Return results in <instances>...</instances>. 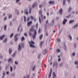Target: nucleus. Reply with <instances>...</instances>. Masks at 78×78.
Here are the masks:
<instances>
[{
	"label": "nucleus",
	"instance_id": "f257e3e1",
	"mask_svg": "<svg viewBox=\"0 0 78 78\" xmlns=\"http://www.w3.org/2000/svg\"><path fill=\"white\" fill-rule=\"evenodd\" d=\"M30 31H34V33L33 34L32 37L33 39H36V35H37V31H36V30H34L33 26L32 27L30 30Z\"/></svg>",
	"mask_w": 78,
	"mask_h": 78
},
{
	"label": "nucleus",
	"instance_id": "f03ea898",
	"mask_svg": "<svg viewBox=\"0 0 78 78\" xmlns=\"http://www.w3.org/2000/svg\"><path fill=\"white\" fill-rule=\"evenodd\" d=\"M37 5H38V4L36 2H34L32 5V8H34V7H36Z\"/></svg>",
	"mask_w": 78,
	"mask_h": 78
},
{
	"label": "nucleus",
	"instance_id": "7ed1b4c3",
	"mask_svg": "<svg viewBox=\"0 0 78 78\" xmlns=\"http://www.w3.org/2000/svg\"><path fill=\"white\" fill-rule=\"evenodd\" d=\"M29 44L30 45V47L31 48H35L36 46H34L33 45V44H31V42H30L29 41Z\"/></svg>",
	"mask_w": 78,
	"mask_h": 78
},
{
	"label": "nucleus",
	"instance_id": "20e7f679",
	"mask_svg": "<svg viewBox=\"0 0 78 78\" xmlns=\"http://www.w3.org/2000/svg\"><path fill=\"white\" fill-rule=\"evenodd\" d=\"M56 66V68H58V62H54L53 63V67H54V66Z\"/></svg>",
	"mask_w": 78,
	"mask_h": 78
},
{
	"label": "nucleus",
	"instance_id": "39448f33",
	"mask_svg": "<svg viewBox=\"0 0 78 78\" xmlns=\"http://www.w3.org/2000/svg\"><path fill=\"white\" fill-rule=\"evenodd\" d=\"M63 48L64 50L65 51H66V50H67V47H66V43H64Z\"/></svg>",
	"mask_w": 78,
	"mask_h": 78
},
{
	"label": "nucleus",
	"instance_id": "423d86ee",
	"mask_svg": "<svg viewBox=\"0 0 78 78\" xmlns=\"http://www.w3.org/2000/svg\"><path fill=\"white\" fill-rule=\"evenodd\" d=\"M54 23H55V20H52L50 24V25H51L52 27H53V25H54Z\"/></svg>",
	"mask_w": 78,
	"mask_h": 78
},
{
	"label": "nucleus",
	"instance_id": "0eeeda50",
	"mask_svg": "<svg viewBox=\"0 0 78 78\" xmlns=\"http://www.w3.org/2000/svg\"><path fill=\"white\" fill-rule=\"evenodd\" d=\"M39 14H40L41 16L42 17H43V15H42V9H41L39 12Z\"/></svg>",
	"mask_w": 78,
	"mask_h": 78
},
{
	"label": "nucleus",
	"instance_id": "6e6552de",
	"mask_svg": "<svg viewBox=\"0 0 78 78\" xmlns=\"http://www.w3.org/2000/svg\"><path fill=\"white\" fill-rule=\"evenodd\" d=\"M52 61V57L50 56L48 58V62H51Z\"/></svg>",
	"mask_w": 78,
	"mask_h": 78
},
{
	"label": "nucleus",
	"instance_id": "1a4fd4ad",
	"mask_svg": "<svg viewBox=\"0 0 78 78\" xmlns=\"http://www.w3.org/2000/svg\"><path fill=\"white\" fill-rule=\"evenodd\" d=\"M5 35H2L0 36V40L2 41L5 37Z\"/></svg>",
	"mask_w": 78,
	"mask_h": 78
},
{
	"label": "nucleus",
	"instance_id": "9d476101",
	"mask_svg": "<svg viewBox=\"0 0 78 78\" xmlns=\"http://www.w3.org/2000/svg\"><path fill=\"white\" fill-rule=\"evenodd\" d=\"M16 53L17 52H16V51H14L13 54L12 55V57L13 58H14V57L16 56Z\"/></svg>",
	"mask_w": 78,
	"mask_h": 78
},
{
	"label": "nucleus",
	"instance_id": "9b49d317",
	"mask_svg": "<svg viewBox=\"0 0 78 78\" xmlns=\"http://www.w3.org/2000/svg\"><path fill=\"white\" fill-rule=\"evenodd\" d=\"M78 23H77L76 25L74 26L73 27V28L74 29L77 28H78Z\"/></svg>",
	"mask_w": 78,
	"mask_h": 78
},
{
	"label": "nucleus",
	"instance_id": "f8f14e48",
	"mask_svg": "<svg viewBox=\"0 0 78 78\" xmlns=\"http://www.w3.org/2000/svg\"><path fill=\"white\" fill-rule=\"evenodd\" d=\"M67 22V20L66 19H65L63 21V25H65Z\"/></svg>",
	"mask_w": 78,
	"mask_h": 78
},
{
	"label": "nucleus",
	"instance_id": "ddd939ff",
	"mask_svg": "<svg viewBox=\"0 0 78 78\" xmlns=\"http://www.w3.org/2000/svg\"><path fill=\"white\" fill-rule=\"evenodd\" d=\"M9 54L11 55L12 53V49L11 48H10L9 51Z\"/></svg>",
	"mask_w": 78,
	"mask_h": 78
},
{
	"label": "nucleus",
	"instance_id": "4468645a",
	"mask_svg": "<svg viewBox=\"0 0 78 78\" xmlns=\"http://www.w3.org/2000/svg\"><path fill=\"white\" fill-rule=\"evenodd\" d=\"M52 73V69H51L50 70V72L49 76V78H50V77H51V76Z\"/></svg>",
	"mask_w": 78,
	"mask_h": 78
},
{
	"label": "nucleus",
	"instance_id": "2eb2a0df",
	"mask_svg": "<svg viewBox=\"0 0 78 78\" xmlns=\"http://www.w3.org/2000/svg\"><path fill=\"white\" fill-rule=\"evenodd\" d=\"M21 49H22V48L20 47V44H19V47L18 48V51H20V50H21Z\"/></svg>",
	"mask_w": 78,
	"mask_h": 78
},
{
	"label": "nucleus",
	"instance_id": "dca6fc26",
	"mask_svg": "<svg viewBox=\"0 0 78 78\" xmlns=\"http://www.w3.org/2000/svg\"><path fill=\"white\" fill-rule=\"evenodd\" d=\"M43 43H44V41H41L40 42V46L41 47V48H42V46L43 45L42 44H43Z\"/></svg>",
	"mask_w": 78,
	"mask_h": 78
},
{
	"label": "nucleus",
	"instance_id": "f3484780",
	"mask_svg": "<svg viewBox=\"0 0 78 78\" xmlns=\"http://www.w3.org/2000/svg\"><path fill=\"white\" fill-rule=\"evenodd\" d=\"M68 37L70 39V41H72V37L70 34H69L68 35Z\"/></svg>",
	"mask_w": 78,
	"mask_h": 78
},
{
	"label": "nucleus",
	"instance_id": "a211bd4d",
	"mask_svg": "<svg viewBox=\"0 0 78 78\" xmlns=\"http://www.w3.org/2000/svg\"><path fill=\"white\" fill-rule=\"evenodd\" d=\"M7 41L8 39H7V38H5L3 40V42H4V43H6V42H7Z\"/></svg>",
	"mask_w": 78,
	"mask_h": 78
},
{
	"label": "nucleus",
	"instance_id": "6ab92c4d",
	"mask_svg": "<svg viewBox=\"0 0 78 78\" xmlns=\"http://www.w3.org/2000/svg\"><path fill=\"white\" fill-rule=\"evenodd\" d=\"M49 4L51 5H54L55 4V1H50L49 2Z\"/></svg>",
	"mask_w": 78,
	"mask_h": 78
},
{
	"label": "nucleus",
	"instance_id": "aec40b11",
	"mask_svg": "<svg viewBox=\"0 0 78 78\" xmlns=\"http://www.w3.org/2000/svg\"><path fill=\"white\" fill-rule=\"evenodd\" d=\"M24 14H26V15H28V11L24 10Z\"/></svg>",
	"mask_w": 78,
	"mask_h": 78
},
{
	"label": "nucleus",
	"instance_id": "412c9836",
	"mask_svg": "<svg viewBox=\"0 0 78 78\" xmlns=\"http://www.w3.org/2000/svg\"><path fill=\"white\" fill-rule=\"evenodd\" d=\"M52 75L53 76V78H55L56 77V74H55V72H53Z\"/></svg>",
	"mask_w": 78,
	"mask_h": 78
},
{
	"label": "nucleus",
	"instance_id": "4be33fe9",
	"mask_svg": "<svg viewBox=\"0 0 78 78\" xmlns=\"http://www.w3.org/2000/svg\"><path fill=\"white\" fill-rule=\"evenodd\" d=\"M66 0H63V6H65V5H66Z\"/></svg>",
	"mask_w": 78,
	"mask_h": 78
},
{
	"label": "nucleus",
	"instance_id": "5701e85b",
	"mask_svg": "<svg viewBox=\"0 0 78 78\" xmlns=\"http://www.w3.org/2000/svg\"><path fill=\"white\" fill-rule=\"evenodd\" d=\"M56 41H57L58 42H61V39H59V38H57Z\"/></svg>",
	"mask_w": 78,
	"mask_h": 78
},
{
	"label": "nucleus",
	"instance_id": "b1692460",
	"mask_svg": "<svg viewBox=\"0 0 78 78\" xmlns=\"http://www.w3.org/2000/svg\"><path fill=\"white\" fill-rule=\"evenodd\" d=\"M15 41H18V38L17 37H14Z\"/></svg>",
	"mask_w": 78,
	"mask_h": 78
},
{
	"label": "nucleus",
	"instance_id": "393cba45",
	"mask_svg": "<svg viewBox=\"0 0 78 78\" xmlns=\"http://www.w3.org/2000/svg\"><path fill=\"white\" fill-rule=\"evenodd\" d=\"M35 74L34 73H33L32 74V76L31 78H34L35 77Z\"/></svg>",
	"mask_w": 78,
	"mask_h": 78
},
{
	"label": "nucleus",
	"instance_id": "a878e982",
	"mask_svg": "<svg viewBox=\"0 0 78 78\" xmlns=\"http://www.w3.org/2000/svg\"><path fill=\"white\" fill-rule=\"evenodd\" d=\"M32 23V22L30 21V22H29L27 23L28 26H30V25H31V24Z\"/></svg>",
	"mask_w": 78,
	"mask_h": 78
},
{
	"label": "nucleus",
	"instance_id": "bb28decb",
	"mask_svg": "<svg viewBox=\"0 0 78 78\" xmlns=\"http://www.w3.org/2000/svg\"><path fill=\"white\" fill-rule=\"evenodd\" d=\"M46 53H47V50H44L43 51V55H45Z\"/></svg>",
	"mask_w": 78,
	"mask_h": 78
},
{
	"label": "nucleus",
	"instance_id": "cd10ccee",
	"mask_svg": "<svg viewBox=\"0 0 78 78\" xmlns=\"http://www.w3.org/2000/svg\"><path fill=\"white\" fill-rule=\"evenodd\" d=\"M35 67H36V65H34V66L32 68V71H34L35 70Z\"/></svg>",
	"mask_w": 78,
	"mask_h": 78
},
{
	"label": "nucleus",
	"instance_id": "c85d7f7f",
	"mask_svg": "<svg viewBox=\"0 0 78 78\" xmlns=\"http://www.w3.org/2000/svg\"><path fill=\"white\" fill-rule=\"evenodd\" d=\"M74 22V20H70L69 22V23L71 24L72 23H73Z\"/></svg>",
	"mask_w": 78,
	"mask_h": 78
},
{
	"label": "nucleus",
	"instance_id": "c756f323",
	"mask_svg": "<svg viewBox=\"0 0 78 78\" xmlns=\"http://www.w3.org/2000/svg\"><path fill=\"white\" fill-rule=\"evenodd\" d=\"M11 76H12V77H14L15 76V73H13L11 74Z\"/></svg>",
	"mask_w": 78,
	"mask_h": 78
},
{
	"label": "nucleus",
	"instance_id": "7c9ffc66",
	"mask_svg": "<svg viewBox=\"0 0 78 78\" xmlns=\"http://www.w3.org/2000/svg\"><path fill=\"white\" fill-rule=\"evenodd\" d=\"M62 9H60V10H59V13L60 14H62Z\"/></svg>",
	"mask_w": 78,
	"mask_h": 78
},
{
	"label": "nucleus",
	"instance_id": "2f4dec72",
	"mask_svg": "<svg viewBox=\"0 0 78 78\" xmlns=\"http://www.w3.org/2000/svg\"><path fill=\"white\" fill-rule=\"evenodd\" d=\"M72 10V8L71 7H69L68 9V12H70Z\"/></svg>",
	"mask_w": 78,
	"mask_h": 78
},
{
	"label": "nucleus",
	"instance_id": "473e14b6",
	"mask_svg": "<svg viewBox=\"0 0 78 78\" xmlns=\"http://www.w3.org/2000/svg\"><path fill=\"white\" fill-rule=\"evenodd\" d=\"M6 28H7V26L6 25H5L4 27V30H6Z\"/></svg>",
	"mask_w": 78,
	"mask_h": 78
},
{
	"label": "nucleus",
	"instance_id": "72a5a7b5",
	"mask_svg": "<svg viewBox=\"0 0 78 78\" xmlns=\"http://www.w3.org/2000/svg\"><path fill=\"white\" fill-rule=\"evenodd\" d=\"M31 9H32V8H30L29 9V14H31Z\"/></svg>",
	"mask_w": 78,
	"mask_h": 78
},
{
	"label": "nucleus",
	"instance_id": "f704fd0d",
	"mask_svg": "<svg viewBox=\"0 0 78 78\" xmlns=\"http://www.w3.org/2000/svg\"><path fill=\"white\" fill-rule=\"evenodd\" d=\"M12 18V15H9V19H10Z\"/></svg>",
	"mask_w": 78,
	"mask_h": 78
},
{
	"label": "nucleus",
	"instance_id": "c9c22d12",
	"mask_svg": "<svg viewBox=\"0 0 78 78\" xmlns=\"http://www.w3.org/2000/svg\"><path fill=\"white\" fill-rule=\"evenodd\" d=\"M14 63L16 65H17L18 64V62L17 61H15L14 62Z\"/></svg>",
	"mask_w": 78,
	"mask_h": 78
},
{
	"label": "nucleus",
	"instance_id": "e433bc0d",
	"mask_svg": "<svg viewBox=\"0 0 78 78\" xmlns=\"http://www.w3.org/2000/svg\"><path fill=\"white\" fill-rule=\"evenodd\" d=\"M41 56V54H39L38 56V59H40V58Z\"/></svg>",
	"mask_w": 78,
	"mask_h": 78
},
{
	"label": "nucleus",
	"instance_id": "4c0bfd02",
	"mask_svg": "<svg viewBox=\"0 0 78 78\" xmlns=\"http://www.w3.org/2000/svg\"><path fill=\"white\" fill-rule=\"evenodd\" d=\"M74 64H76V65H77L78 64V61H75L74 62Z\"/></svg>",
	"mask_w": 78,
	"mask_h": 78
},
{
	"label": "nucleus",
	"instance_id": "58836bf2",
	"mask_svg": "<svg viewBox=\"0 0 78 78\" xmlns=\"http://www.w3.org/2000/svg\"><path fill=\"white\" fill-rule=\"evenodd\" d=\"M10 72H12V67L11 66H10Z\"/></svg>",
	"mask_w": 78,
	"mask_h": 78
},
{
	"label": "nucleus",
	"instance_id": "ea45409f",
	"mask_svg": "<svg viewBox=\"0 0 78 78\" xmlns=\"http://www.w3.org/2000/svg\"><path fill=\"white\" fill-rule=\"evenodd\" d=\"M63 64V63H61L60 64V67H62V65Z\"/></svg>",
	"mask_w": 78,
	"mask_h": 78
},
{
	"label": "nucleus",
	"instance_id": "a19ab883",
	"mask_svg": "<svg viewBox=\"0 0 78 78\" xmlns=\"http://www.w3.org/2000/svg\"><path fill=\"white\" fill-rule=\"evenodd\" d=\"M24 22L25 23V22H26V17L25 16H24Z\"/></svg>",
	"mask_w": 78,
	"mask_h": 78
},
{
	"label": "nucleus",
	"instance_id": "79ce46f5",
	"mask_svg": "<svg viewBox=\"0 0 78 78\" xmlns=\"http://www.w3.org/2000/svg\"><path fill=\"white\" fill-rule=\"evenodd\" d=\"M72 56H75V53L74 52L72 54Z\"/></svg>",
	"mask_w": 78,
	"mask_h": 78
},
{
	"label": "nucleus",
	"instance_id": "37998d69",
	"mask_svg": "<svg viewBox=\"0 0 78 78\" xmlns=\"http://www.w3.org/2000/svg\"><path fill=\"white\" fill-rule=\"evenodd\" d=\"M25 39V37H22V38H21V41H23Z\"/></svg>",
	"mask_w": 78,
	"mask_h": 78
},
{
	"label": "nucleus",
	"instance_id": "c03bdc74",
	"mask_svg": "<svg viewBox=\"0 0 78 78\" xmlns=\"http://www.w3.org/2000/svg\"><path fill=\"white\" fill-rule=\"evenodd\" d=\"M16 3H17L18 5H21V2H17Z\"/></svg>",
	"mask_w": 78,
	"mask_h": 78
},
{
	"label": "nucleus",
	"instance_id": "a18cd8bd",
	"mask_svg": "<svg viewBox=\"0 0 78 78\" xmlns=\"http://www.w3.org/2000/svg\"><path fill=\"white\" fill-rule=\"evenodd\" d=\"M20 25L19 26V27L18 28V30H17V31L18 32H19V30H20Z\"/></svg>",
	"mask_w": 78,
	"mask_h": 78
},
{
	"label": "nucleus",
	"instance_id": "49530a36",
	"mask_svg": "<svg viewBox=\"0 0 78 78\" xmlns=\"http://www.w3.org/2000/svg\"><path fill=\"white\" fill-rule=\"evenodd\" d=\"M43 36V35H41V36H40V40L42 39Z\"/></svg>",
	"mask_w": 78,
	"mask_h": 78
},
{
	"label": "nucleus",
	"instance_id": "de8ad7c7",
	"mask_svg": "<svg viewBox=\"0 0 78 78\" xmlns=\"http://www.w3.org/2000/svg\"><path fill=\"white\" fill-rule=\"evenodd\" d=\"M21 48H23V47H24V44H21Z\"/></svg>",
	"mask_w": 78,
	"mask_h": 78
},
{
	"label": "nucleus",
	"instance_id": "09e8293b",
	"mask_svg": "<svg viewBox=\"0 0 78 78\" xmlns=\"http://www.w3.org/2000/svg\"><path fill=\"white\" fill-rule=\"evenodd\" d=\"M29 36H31L32 35V33L30 32H29Z\"/></svg>",
	"mask_w": 78,
	"mask_h": 78
},
{
	"label": "nucleus",
	"instance_id": "8fccbe9b",
	"mask_svg": "<svg viewBox=\"0 0 78 78\" xmlns=\"http://www.w3.org/2000/svg\"><path fill=\"white\" fill-rule=\"evenodd\" d=\"M39 22L40 23H41V19L40 16L39 17Z\"/></svg>",
	"mask_w": 78,
	"mask_h": 78
},
{
	"label": "nucleus",
	"instance_id": "3c124183",
	"mask_svg": "<svg viewBox=\"0 0 78 78\" xmlns=\"http://www.w3.org/2000/svg\"><path fill=\"white\" fill-rule=\"evenodd\" d=\"M74 47L75 48H76V43H74Z\"/></svg>",
	"mask_w": 78,
	"mask_h": 78
},
{
	"label": "nucleus",
	"instance_id": "603ef678",
	"mask_svg": "<svg viewBox=\"0 0 78 78\" xmlns=\"http://www.w3.org/2000/svg\"><path fill=\"white\" fill-rule=\"evenodd\" d=\"M31 44H35V43H34V41H31Z\"/></svg>",
	"mask_w": 78,
	"mask_h": 78
},
{
	"label": "nucleus",
	"instance_id": "864d4df0",
	"mask_svg": "<svg viewBox=\"0 0 78 78\" xmlns=\"http://www.w3.org/2000/svg\"><path fill=\"white\" fill-rule=\"evenodd\" d=\"M24 35L25 36H27V33H24Z\"/></svg>",
	"mask_w": 78,
	"mask_h": 78
},
{
	"label": "nucleus",
	"instance_id": "5fc2aeb1",
	"mask_svg": "<svg viewBox=\"0 0 78 78\" xmlns=\"http://www.w3.org/2000/svg\"><path fill=\"white\" fill-rule=\"evenodd\" d=\"M13 35H14V34L12 33V34L10 36V37L11 38V37H12V36H13Z\"/></svg>",
	"mask_w": 78,
	"mask_h": 78
},
{
	"label": "nucleus",
	"instance_id": "6e6d98bb",
	"mask_svg": "<svg viewBox=\"0 0 78 78\" xmlns=\"http://www.w3.org/2000/svg\"><path fill=\"white\" fill-rule=\"evenodd\" d=\"M30 18H29V17H27V21H28L29 20H30Z\"/></svg>",
	"mask_w": 78,
	"mask_h": 78
},
{
	"label": "nucleus",
	"instance_id": "4d7b16f0",
	"mask_svg": "<svg viewBox=\"0 0 78 78\" xmlns=\"http://www.w3.org/2000/svg\"><path fill=\"white\" fill-rule=\"evenodd\" d=\"M5 75H6V73H5V71H3V75L4 76H5Z\"/></svg>",
	"mask_w": 78,
	"mask_h": 78
},
{
	"label": "nucleus",
	"instance_id": "13d9d810",
	"mask_svg": "<svg viewBox=\"0 0 78 78\" xmlns=\"http://www.w3.org/2000/svg\"><path fill=\"white\" fill-rule=\"evenodd\" d=\"M70 16H71V15H69L68 16H66V17L67 19H68V18H69V17H70Z\"/></svg>",
	"mask_w": 78,
	"mask_h": 78
},
{
	"label": "nucleus",
	"instance_id": "bf43d9fd",
	"mask_svg": "<svg viewBox=\"0 0 78 78\" xmlns=\"http://www.w3.org/2000/svg\"><path fill=\"white\" fill-rule=\"evenodd\" d=\"M13 69L14 70L16 69V66H13Z\"/></svg>",
	"mask_w": 78,
	"mask_h": 78
},
{
	"label": "nucleus",
	"instance_id": "052dcab7",
	"mask_svg": "<svg viewBox=\"0 0 78 78\" xmlns=\"http://www.w3.org/2000/svg\"><path fill=\"white\" fill-rule=\"evenodd\" d=\"M30 18L32 20H33V19H34V17L32 16H30Z\"/></svg>",
	"mask_w": 78,
	"mask_h": 78
},
{
	"label": "nucleus",
	"instance_id": "680f3d73",
	"mask_svg": "<svg viewBox=\"0 0 78 78\" xmlns=\"http://www.w3.org/2000/svg\"><path fill=\"white\" fill-rule=\"evenodd\" d=\"M19 1H20V0H16V3H17L19 2Z\"/></svg>",
	"mask_w": 78,
	"mask_h": 78
},
{
	"label": "nucleus",
	"instance_id": "e2e57ef3",
	"mask_svg": "<svg viewBox=\"0 0 78 78\" xmlns=\"http://www.w3.org/2000/svg\"><path fill=\"white\" fill-rule=\"evenodd\" d=\"M57 51L58 53H59V52H60V49H57Z\"/></svg>",
	"mask_w": 78,
	"mask_h": 78
},
{
	"label": "nucleus",
	"instance_id": "0e129e2a",
	"mask_svg": "<svg viewBox=\"0 0 78 78\" xmlns=\"http://www.w3.org/2000/svg\"><path fill=\"white\" fill-rule=\"evenodd\" d=\"M47 25L45 24V30H46V29H47Z\"/></svg>",
	"mask_w": 78,
	"mask_h": 78
},
{
	"label": "nucleus",
	"instance_id": "69168bd1",
	"mask_svg": "<svg viewBox=\"0 0 78 78\" xmlns=\"http://www.w3.org/2000/svg\"><path fill=\"white\" fill-rule=\"evenodd\" d=\"M12 60V59L11 58H10L9 59V61H8V62H10V61H11Z\"/></svg>",
	"mask_w": 78,
	"mask_h": 78
},
{
	"label": "nucleus",
	"instance_id": "338daca9",
	"mask_svg": "<svg viewBox=\"0 0 78 78\" xmlns=\"http://www.w3.org/2000/svg\"><path fill=\"white\" fill-rule=\"evenodd\" d=\"M67 2L69 4V3H70V0H68Z\"/></svg>",
	"mask_w": 78,
	"mask_h": 78
},
{
	"label": "nucleus",
	"instance_id": "774afa93",
	"mask_svg": "<svg viewBox=\"0 0 78 78\" xmlns=\"http://www.w3.org/2000/svg\"><path fill=\"white\" fill-rule=\"evenodd\" d=\"M27 78H30V75H27Z\"/></svg>",
	"mask_w": 78,
	"mask_h": 78
}]
</instances>
